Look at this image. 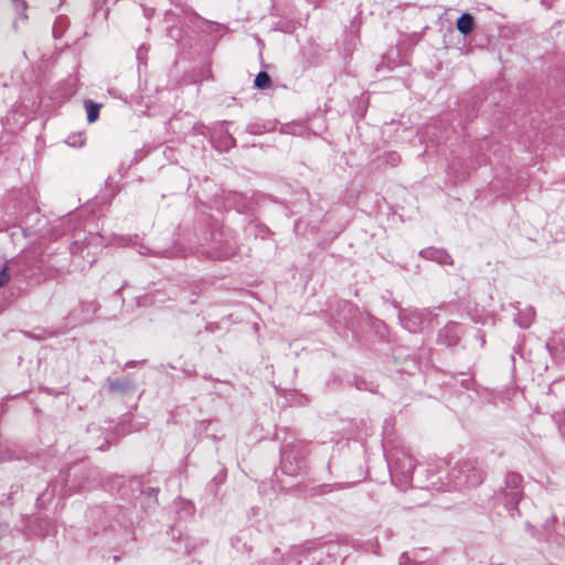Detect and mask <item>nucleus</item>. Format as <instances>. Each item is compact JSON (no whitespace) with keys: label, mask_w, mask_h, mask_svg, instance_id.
I'll return each instance as SVG.
<instances>
[{"label":"nucleus","mask_w":565,"mask_h":565,"mask_svg":"<svg viewBox=\"0 0 565 565\" xmlns=\"http://www.w3.org/2000/svg\"><path fill=\"white\" fill-rule=\"evenodd\" d=\"M200 222L207 227V230L198 237L201 246H207L204 250L207 257L213 259H226L236 254L238 249L237 242L228 228L221 226L211 216L202 215Z\"/></svg>","instance_id":"nucleus-1"},{"label":"nucleus","mask_w":565,"mask_h":565,"mask_svg":"<svg viewBox=\"0 0 565 565\" xmlns=\"http://www.w3.org/2000/svg\"><path fill=\"white\" fill-rule=\"evenodd\" d=\"M99 477L100 472L97 467H93L84 460L73 462L62 473V491L64 495L89 491L97 486Z\"/></svg>","instance_id":"nucleus-2"},{"label":"nucleus","mask_w":565,"mask_h":565,"mask_svg":"<svg viewBox=\"0 0 565 565\" xmlns=\"http://www.w3.org/2000/svg\"><path fill=\"white\" fill-rule=\"evenodd\" d=\"M523 498L522 477L516 472H509L505 476L504 488H500L495 495L501 501L511 518L520 514L519 503Z\"/></svg>","instance_id":"nucleus-3"},{"label":"nucleus","mask_w":565,"mask_h":565,"mask_svg":"<svg viewBox=\"0 0 565 565\" xmlns=\"http://www.w3.org/2000/svg\"><path fill=\"white\" fill-rule=\"evenodd\" d=\"M539 409L541 413L551 415L554 420L562 417L565 412V380L555 381L550 385Z\"/></svg>","instance_id":"nucleus-4"},{"label":"nucleus","mask_w":565,"mask_h":565,"mask_svg":"<svg viewBox=\"0 0 565 565\" xmlns=\"http://www.w3.org/2000/svg\"><path fill=\"white\" fill-rule=\"evenodd\" d=\"M449 478L454 482V487L460 489L479 486L483 480V475L473 463L466 461L454 467L449 472Z\"/></svg>","instance_id":"nucleus-5"},{"label":"nucleus","mask_w":565,"mask_h":565,"mask_svg":"<svg viewBox=\"0 0 565 565\" xmlns=\"http://www.w3.org/2000/svg\"><path fill=\"white\" fill-rule=\"evenodd\" d=\"M306 452L298 444H287L280 449V469L285 475L296 476L302 468Z\"/></svg>","instance_id":"nucleus-6"},{"label":"nucleus","mask_w":565,"mask_h":565,"mask_svg":"<svg viewBox=\"0 0 565 565\" xmlns=\"http://www.w3.org/2000/svg\"><path fill=\"white\" fill-rule=\"evenodd\" d=\"M415 467V459L407 454L397 455L396 457L388 460V468L392 477L394 475H398L401 477V482L404 483H409L413 481Z\"/></svg>","instance_id":"nucleus-7"},{"label":"nucleus","mask_w":565,"mask_h":565,"mask_svg":"<svg viewBox=\"0 0 565 565\" xmlns=\"http://www.w3.org/2000/svg\"><path fill=\"white\" fill-rule=\"evenodd\" d=\"M459 324L456 322L447 323L438 333V341L447 347H455L460 340Z\"/></svg>","instance_id":"nucleus-8"},{"label":"nucleus","mask_w":565,"mask_h":565,"mask_svg":"<svg viewBox=\"0 0 565 565\" xmlns=\"http://www.w3.org/2000/svg\"><path fill=\"white\" fill-rule=\"evenodd\" d=\"M424 259L435 262L439 265H452V258L446 249L428 247L419 252Z\"/></svg>","instance_id":"nucleus-9"},{"label":"nucleus","mask_w":565,"mask_h":565,"mask_svg":"<svg viewBox=\"0 0 565 565\" xmlns=\"http://www.w3.org/2000/svg\"><path fill=\"white\" fill-rule=\"evenodd\" d=\"M107 387L110 392L119 393L120 395H127L136 391V382L130 377L108 380Z\"/></svg>","instance_id":"nucleus-10"},{"label":"nucleus","mask_w":565,"mask_h":565,"mask_svg":"<svg viewBox=\"0 0 565 565\" xmlns=\"http://www.w3.org/2000/svg\"><path fill=\"white\" fill-rule=\"evenodd\" d=\"M519 305L520 302L509 303V306L519 310V313L514 318V322L522 329H529L535 319V309L532 306H527L520 310Z\"/></svg>","instance_id":"nucleus-11"},{"label":"nucleus","mask_w":565,"mask_h":565,"mask_svg":"<svg viewBox=\"0 0 565 565\" xmlns=\"http://www.w3.org/2000/svg\"><path fill=\"white\" fill-rule=\"evenodd\" d=\"M457 30L465 36L469 35L476 28V21L471 13H462L456 21Z\"/></svg>","instance_id":"nucleus-12"},{"label":"nucleus","mask_w":565,"mask_h":565,"mask_svg":"<svg viewBox=\"0 0 565 565\" xmlns=\"http://www.w3.org/2000/svg\"><path fill=\"white\" fill-rule=\"evenodd\" d=\"M275 129V122L273 121H264V122H252L246 127V132L249 135H262L264 132H268Z\"/></svg>","instance_id":"nucleus-13"},{"label":"nucleus","mask_w":565,"mask_h":565,"mask_svg":"<svg viewBox=\"0 0 565 565\" xmlns=\"http://www.w3.org/2000/svg\"><path fill=\"white\" fill-rule=\"evenodd\" d=\"M217 147L221 151H228L232 148L236 147V139L230 131L225 130L223 135L218 138Z\"/></svg>","instance_id":"nucleus-14"},{"label":"nucleus","mask_w":565,"mask_h":565,"mask_svg":"<svg viewBox=\"0 0 565 565\" xmlns=\"http://www.w3.org/2000/svg\"><path fill=\"white\" fill-rule=\"evenodd\" d=\"M246 232L254 234L256 237L260 236L264 239L270 233V230L264 224L252 221L248 223Z\"/></svg>","instance_id":"nucleus-15"},{"label":"nucleus","mask_w":565,"mask_h":565,"mask_svg":"<svg viewBox=\"0 0 565 565\" xmlns=\"http://www.w3.org/2000/svg\"><path fill=\"white\" fill-rule=\"evenodd\" d=\"M102 105L93 100H85V109L87 115V121L94 122L99 117Z\"/></svg>","instance_id":"nucleus-16"},{"label":"nucleus","mask_w":565,"mask_h":565,"mask_svg":"<svg viewBox=\"0 0 565 565\" xmlns=\"http://www.w3.org/2000/svg\"><path fill=\"white\" fill-rule=\"evenodd\" d=\"M254 85L258 89H267L271 86V77L267 72L260 71L254 79Z\"/></svg>","instance_id":"nucleus-17"},{"label":"nucleus","mask_w":565,"mask_h":565,"mask_svg":"<svg viewBox=\"0 0 565 565\" xmlns=\"http://www.w3.org/2000/svg\"><path fill=\"white\" fill-rule=\"evenodd\" d=\"M68 26V20L66 17L60 15L55 19V22L53 24V36L55 39H58L63 35L64 31Z\"/></svg>","instance_id":"nucleus-18"},{"label":"nucleus","mask_w":565,"mask_h":565,"mask_svg":"<svg viewBox=\"0 0 565 565\" xmlns=\"http://www.w3.org/2000/svg\"><path fill=\"white\" fill-rule=\"evenodd\" d=\"M141 494L148 500V507H151V504L157 503V495L159 493V488L156 487H148L146 489L140 490Z\"/></svg>","instance_id":"nucleus-19"},{"label":"nucleus","mask_w":565,"mask_h":565,"mask_svg":"<svg viewBox=\"0 0 565 565\" xmlns=\"http://www.w3.org/2000/svg\"><path fill=\"white\" fill-rule=\"evenodd\" d=\"M231 544L237 552L250 553L252 551V548L245 542H243L239 536L233 537L231 540Z\"/></svg>","instance_id":"nucleus-20"},{"label":"nucleus","mask_w":565,"mask_h":565,"mask_svg":"<svg viewBox=\"0 0 565 565\" xmlns=\"http://www.w3.org/2000/svg\"><path fill=\"white\" fill-rule=\"evenodd\" d=\"M149 47L146 44H142L138 47L136 52V58L139 62V66L141 64L147 65V54H148Z\"/></svg>","instance_id":"nucleus-21"},{"label":"nucleus","mask_w":565,"mask_h":565,"mask_svg":"<svg viewBox=\"0 0 565 565\" xmlns=\"http://www.w3.org/2000/svg\"><path fill=\"white\" fill-rule=\"evenodd\" d=\"M10 280L9 267L6 266L0 269V288L3 287Z\"/></svg>","instance_id":"nucleus-22"},{"label":"nucleus","mask_w":565,"mask_h":565,"mask_svg":"<svg viewBox=\"0 0 565 565\" xmlns=\"http://www.w3.org/2000/svg\"><path fill=\"white\" fill-rule=\"evenodd\" d=\"M411 557L408 556V554L405 552L401 555L399 557V565H407V564H411Z\"/></svg>","instance_id":"nucleus-23"},{"label":"nucleus","mask_w":565,"mask_h":565,"mask_svg":"<svg viewBox=\"0 0 565 565\" xmlns=\"http://www.w3.org/2000/svg\"><path fill=\"white\" fill-rule=\"evenodd\" d=\"M471 384H472L471 377L461 380V385L467 390H469L471 387Z\"/></svg>","instance_id":"nucleus-24"},{"label":"nucleus","mask_w":565,"mask_h":565,"mask_svg":"<svg viewBox=\"0 0 565 565\" xmlns=\"http://www.w3.org/2000/svg\"><path fill=\"white\" fill-rule=\"evenodd\" d=\"M554 1L555 0H541V3H542V6L545 7V9H551Z\"/></svg>","instance_id":"nucleus-25"},{"label":"nucleus","mask_w":565,"mask_h":565,"mask_svg":"<svg viewBox=\"0 0 565 565\" xmlns=\"http://www.w3.org/2000/svg\"><path fill=\"white\" fill-rule=\"evenodd\" d=\"M139 362L138 361H128L125 365H124V369H129V367H134L138 364Z\"/></svg>","instance_id":"nucleus-26"},{"label":"nucleus","mask_w":565,"mask_h":565,"mask_svg":"<svg viewBox=\"0 0 565 565\" xmlns=\"http://www.w3.org/2000/svg\"><path fill=\"white\" fill-rule=\"evenodd\" d=\"M216 329H217V326H216V324H214V323H209V324L206 326V330H207V331L214 332Z\"/></svg>","instance_id":"nucleus-27"},{"label":"nucleus","mask_w":565,"mask_h":565,"mask_svg":"<svg viewBox=\"0 0 565 565\" xmlns=\"http://www.w3.org/2000/svg\"><path fill=\"white\" fill-rule=\"evenodd\" d=\"M552 526H554V525L550 524V520H547L546 523H545V527H552Z\"/></svg>","instance_id":"nucleus-28"},{"label":"nucleus","mask_w":565,"mask_h":565,"mask_svg":"<svg viewBox=\"0 0 565 565\" xmlns=\"http://www.w3.org/2000/svg\"><path fill=\"white\" fill-rule=\"evenodd\" d=\"M350 307H351V303H349V302H344V303H343V308H344V309H345V308H350Z\"/></svg>","instance_id":"nucleus-29"},{"label":"nucleus","mask_w":565,"mask_h":565,"mask_svg":"<svg viewBox=\"0 0 565 565\" xmlns=\"http://www.w3.org/2000/svg\"><path fill=\"white\" fill-rule=\"evenodd\" d=\"M557 520L556 515H552L551 521L555 522Z\"/></svg>","instance_id":"nucleus-30"},{"label":"nucleus","mask_w":565,"mask_h":565,"mask_svg":"<svg viewBox=\"0 0 565 565\" xmlns=\"http://www.w3.org/2000/svg\"><path fill=\"white\" fill-rule=\"evenodd\" d=\"M22 231H23L24 236L29 235L28 232H26L28 231L26 228H22Z\"/></svg>","instance_id":"nucleus-31"},{"label":"nucleus","mask_w":565,"mask_h":565,"mask_svg":"<svg viewBox=\"0 0 565 565\" xmlns=\"http://www.w3.org/2000/svg\"><path fill=\"white\" fill-rule=\"evenodd\" d=\"M231 122L227 120H224L221 125H230Z\"/></svg>","instance_id":"nucleus-32"},{"label":"nucleus","mask_w":565,"mask_h":565,"mask_svg":"<svg viewBox=\"0 0 565 565\" xmlns=\"http://www.w3.org/2000/svg\"><path fill=\"white\" fill-rule=\"evenodd\" d=\"M119 559H120V557H119V556H115V557H114V561H115V562H118Z\"/></svg>","instance_id":"nucleus-33"},{"label":"nucleus","mask_w":565,"mask_h":565,"mask_svg":"<svg viewBox=\"0 0 565 565\" xmlns=\"http://www.w3.org/2000/svg\"><path fill=\"white\" fill-rule=\"evenodd\" d=\"M180 256L185 257V253L184 252L180 253Z\"/></svg>","instance_id":"nucleus-34"},{"label":"nucleus","mask_w":565,"mask_h":565,"mask_svg":"<svg viewBox=\"0 0 565 565\" xmlns=\"http://www.w3.org/2000/svg\"><path fill=\"white\" fill-rule=\"evenodd\" d=\"M213 481L218 482V478L214 477Z\"/></svg>","instance_id":"nucleus-35"},{"label":"nucleus","mask_w":565,"mask_h":565,"mask_svg":"<svg viewBox=\"0 0 565 565\" xmlns=\"http://www.w3.org/2000/svg\"><path fill=\"white\" fill-rule=\"evenodd\" d=\"M274 553L278 554L279 553V548H275Z\"/></svg>","instance_id":"nucleus-36"},{"label":"nucleus","mask_w":565,"mask_h":565,"mask_svg":"<svg viewBox=\"0 0 565 565\" xmlns=\"http://www.w3.org/2000/svg\"><path fill=\"white\" fill-rule=\"evenodd\" d=\"M2 532V524H0V533Z\"/></svg>","instance_id":"nucleus-37"}]
</instances>
